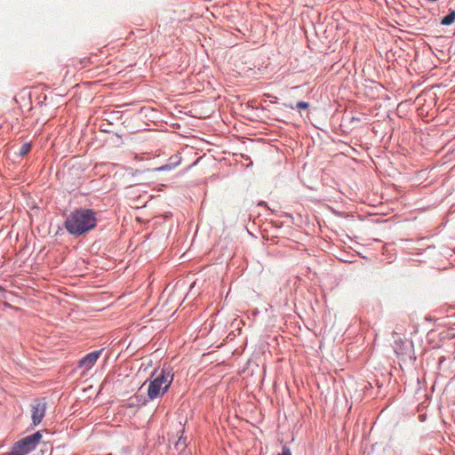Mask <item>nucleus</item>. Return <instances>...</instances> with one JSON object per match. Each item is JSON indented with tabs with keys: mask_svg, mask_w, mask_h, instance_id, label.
<instances>
[{
	"mask_svg": "<svg viewBox=\"0 0 455 455\" xmlns=\"http://www.w3.org/2000/svg\"><path fill=\"white\" fill-rule=\"evenodd\" d=\"M97 225L96 212L92 209L80 208L69 213L65 220L66 229L74 235H84Z\"/></svg>",
	"mask_w": 455,
	"mask_h": 455,
	"instance_id": "nucleus-1",
	"label": "nucleus"
},
{
	"mask_svg": "<svg viewBox=\"0 0 455 455\" xmlns=\"http://www.w3.org/2000/svg\"><path fill=\"white\" fill-rule=\"evenodd\" d=\"M173 380V374L170 370L163 368L155 371L148 379V395L150 400L162 397L168 390Z\"/></svg>",
	"mask_w": 455,
	"mask_h": 455,
	"instance_id": "nucleus-2",
	"label": "nucleus"
},
{
	"mask_svg": "<svg viewBox=\"0 0 455 455\" xmlns=\"http://www.w3.org/2000/svg\"><path fill=\"white\" fill-rule=\"evenodd\" d=\"M42 439V434L36 432L33 435H28L21 440L16 442L10 451L3 453V455H26L35 450L36 445Z\"/></svg>",
	"mask_w": 455,
	"mask_h": 455,
	"instance_id": "nucleus-3",
	"label": "nucleus"
},
{
	"mask_svg": "<svg viewBox=\"0 0 455 455\" xmlns=\"http://www.w3.org/2000/svg\"><path fill=\"white\" fill-rule=\"evenodd\" d=\"M46 411V402L44 398L35 400L31 404L32 421L35 426L41 423Z\"/></svg>",
	"mask_w": 455,
	"mask_h": 455,
	"instance_id": "nucleus-4",
	"label": "nucleus"
},
{
	"mask_svg": "<svg viewBox=\"0 0 455 455\" xmlns=\"http://www.w3.org/2000/svg\"><path fill=\"white\" fill-rule=\"evenodd\" d=\"M103 349L91 352L81 358L78 362V367L84 369V373L90 371L100 358Z\"/></svg>",
	"mask_w": 455,
	"mask_h": 455,
	"instance_id": "nucleus-5",
	"label": "nucleus"
},
{
	"mask_svg": "<svg viewBox=\"0 0 455 455\" xmlns=\"http://www.w3.org/2000/svg\"><path fill=\"white\" fill-rule=\"evenodd\" d=\"M455 21V11L451 10L450 11L449 14L444 16L441 21L442 25L449 26L452 24Z\"/></svg>",
	"mask_w": 455,
	"mask_h": 455,
	"instance_id": "nucleus-6",
	"label": "nucleus"
},
{
	"mask_svg": "<svg viewBox=\"0 0 455 455\" xmlns=\"http://www.w3.org/2000/svg\"><path fill=\"white\" fill-rule=\"evenodd\" d=\"M30 149H31V144L28 142H26V143L22 144V146L19 151V155L20 156H23L27 155L30 151Z\"/></svg>",
	"mask_w": 455,
	"mask_h": 455,
	"instance_id": "nucleus-7",
	"label": "nucleus"
},
{
	"mask_svg": "<svg viewBox=\"0 0 455 455\" xmlns=\"http://www.w3.org/2000/svg\"><path fill=\"white\" fill-rule=\"evenodd\" d=\"M309 107V104L305 101H299L297 103V108L299 109H307Z\"/></svg>",
	"mask_w": 455,
	"mask_h": 455,
	"instance_id": "nucleus-8",
	"label": "nucleus"
},
{
	"mask_svg": "<svg viewBox=\"0 0 455 455\" xmlns=\"http://www.w3.org/2000/svg\"><path fill=\"white\" fill-rule=\"evenodd\" d=\"M171 167L169 165H164V166H161L158 170L160 171H166V170H170Z\"/></svg>",
	"mask_w": 455,
	"mask_h": 455,
	"instance_id": "nucleus-9",
	"label": "nucleus"
},
{
	"mask_svg": "<svg viewBox=\"0 0 455 455\" xmlns=\"http://www.w3.org/2000/svg\"><path fill=\"white\" fill-rule=\"evenodd\" d=\"M2 290H3V289H2V287L0 286V291H2Z\"/></svg>",
	"mask_w": 455,
	"mask_h": 455,
	"instance_id": "nucleus-10",
	"label": "nucleus"
}]
</instances>
